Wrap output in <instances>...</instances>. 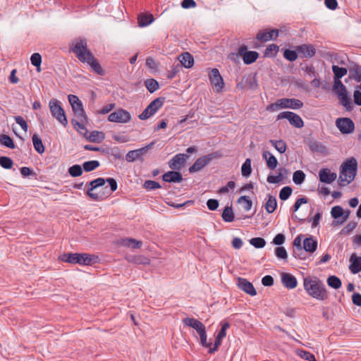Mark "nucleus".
Segmentation results:
<instances>
[{
	"instance_id": "nucleus-1",
	"label": "nucleus",
	"mask_w": 361,
	"mask_h": 361,
	"mask_svg": "<svg viewBox=\"0 0 361 361\" xmlns=\"http://www.w3.org/2000/svg\"><path fill=\"white\" fill-rule=\"evenodd\" d=\"M71 49L80 61L87 63L97 74L104 75L103 69L99 61L88 49L87 42L85 39H77L74 40L71 45Z\"/></svg>"
},
{
	"instance_id": "nucleus-2",
	"label": "nucleus",
	"mask_w": 361,
	"mask_h": 361,
	"mask_svg": "<svg viewBox=\"0 0 361 361\" xmlns=\"http://www.w3.org/2000/svg\"><path fill=\"white\" fill-rule=\"evenodd\" d=\"M303 286L306 293L318 300L328 298V292L324 284L317 278L306 276L303 279Z\"/></svg>"
},
{
	"instance_id": "nucleus-3",
	"label": "nucleus",
	"mask_w": 361,
	"mask_h": 361,
	"mask_svg": "<svg viewBox=\"0 0 361 361\" xmlns=\"http://www.w3.org/2000/svg\"><path fill=\"white\" fill-rule=\"evenodd\" d=\"M357 168V162L355 158H351L343 163L338 180L340 186H346L354 180Z\"/></svg>"
},
{
	"instance_id": "nucleus-4",
	"label": "nucleus",
	"mask_w": 361,
	"mask_h": 361,
	"mask_svg": "<svg viewBox=\"0 0 361 361\" xmlns=\"http://www.w3.org/2000/svg\"><path fill=\"white\" fill-rule=\"evenodd\" d=\"M107 182L110 186V190H109V195L111 194L112 192H114L117 189V182L114 178H109L107 179H104L103 178H98L97 179L93 180L90 183L89 189L87 191L88 196L95 200H99L101 199V197L99 196L98 194L93 192L92 191L94 189H97L99 187L104 186L105 183Z\"/></svg>"
},
{
	"instance_id": "nucleus-5",
	"label": "nucleus",
	"mask_w": 361,
	"mask_h": 361,
	"mask_svg": "<svg viewBox=\"0 0 361 361\" xmlns=\"http://www.w3.org/2000/svg\"><path fill=\"white\" fill-rule=\"evenodd\" d=\"M49 106L51 115L63 126H66L68 125V120L66 116L65 111L60 105V103L56 99H51L49 103Z\"/></svg>"
},
{
	"instance_id": "nucleus-6",
	"label": "nucleus",
	"mask_w": 361,
	"mask_h": 361,
	"mask_svg": "<svg viewBox=\"0 0 361 361\" xmlns=\"http://www.w3.org/2000/svg\"><path fill=\"white\" fill-rule=\"evenodd\" d=\"M68 101L72 106V109L75 113V116L78 120L80 121H87V117L85 115L82 102L79 98L73 94L68 95Z\"/></svg>"
},
{
	"instance_id": "nucleus-7",
	"label": "nucleus",
	"mask_w": 361,
	"mask_h": 361,
	"mask_svg": "<svg viewBox=\"0 0 361 361\" xmlns=\"http://www.w3.org/2000/svg\"><path fill=\"white\" fill-rule=\"evenodd\" d=\"M164 99L158 97L153 100L142 111L141 114L139 115V118L140 120H146L153 115H154L157 111L163 106Z\"/></svg>"
},
{
	"instance_id": "nucleus-8",
	"label": "nucleus",
	"mask_w": 361,
	"mask_h": 361,
	"mask_svg": "<svg viewBox=\"0 0 361 361\" xmlns=\"http://www.w3.org/2000/svg\"><path fill=\"white\" fill-rule=\"evenodd\" d=\"M130 120V114L127 110L121 108L112 112L108 116V121L114 123H127Z\"/></svg>"
},
{
	"instance_id": "nucleus-9",
	"label": "nucleus",
	"mask_w": 361,
	"mask_h": 361,
	"mask_svg": "<svg viewBox=\"0 0 361 361\" xmlns=\"http://www.w3.org/2000/svg\"><path fill=\"white\" fill-rule=\"evenodd\" d=\"M286 118L289 123L295 128H300L304 126V122L302 118L292 111H283L277 116V120Z\"/></svg>"
},
{
	"instance_id": "nucleus-10",
	"label": "nucleus",
	"mask_w": 361,
	"mask_h": 361,
	"mask_svg": "<svg viewBox=\"0 0 361 361\" xmlns=\"http://www.w3.org/2000/svg\"><path fill=\"white\" fill-rule=\"evenodd\" d=\"M209 78L212 85L214 87L216 92L219 93L223 91L224 82L217 68L211 70Z\"/></svg>"
},
{
	"instance_id": "nucleus-11",
	"label": "nucleus",
	"mask_w": 361,
	"mask_h": 361,
	"mask_svg": "<svg viewBox=\"0 0 361 361\" xmlns=\"http://www.w3.org/2000/svg\"><path fill=\"white\" fill-rule=\"evenodd\" d=\"M238 55L243 58V61L245 64H251L257 61L259 54L255 51H247L245 45L241 46L238 50Z\"/></svg>"
},
{
	"instance_id": "nucleus-12",
	"label": "nucleus",
	"mask_w": 361,
	"mask_h": 361,
	"mask_svg": "<svg viewBox=\"0 0 361 361\" xmlns=\"http://www.w3.org/2000/svg\"><path fill=\"white\" fill-rule=\"evenodd\" d=\"M336 127L343 134L352 133L355 129L353 121L349 118H340L336 121Z\"/></svg>"
},
{
	"instance_id": "nucleus-13",
	"label": "nucleus",
	"mask_w": 361,
	"mask_h": 361,
	"mask_svg": "<svg viewBox=\"0 0 361 361\" xmlns=\"http://www.w3.org/2000/svg\"><path fill=\"white\" fill-rule=\"evenodd\" d=\"M213 157L212 154H207L198 158L189 168L190 173H195L200 171L213 159Z\"/></svg>"
},
{
	"instance_id": "nucleus-14",
	"label": "nucleus",
	"mask_w": 361,
	"mask_h": 361,
	"mask_svg": "<svg viewBox=\"0 0 361 361\" xmlns=\"http://www.w3.org/2000/svg\"><path fill=\"white\" fill-rule=\"evenodd\" d=\"M188 156L185 154H178L175 155L169 161V166L170 169L173 170H178L184 165Z\"/></svg>"
},
{
	"instance_id": "nucleus-15",
	"label": "nucleus",
	"mask_w": 361,
	"mask_h": 361,
	"mask_svg": "<svg viewBox=\"0 0 361 361\" xmlns=\"http://www.w3.org/2000/svg\"><path fill=\"white\" fill-rule=\"evenodd\" d=\"M238 287L251 296L257 295V291L252 283L243 278H238Z\"/></svg>"
},
{
	"instance_id": "nucleus-16",
	"label": "nucleus",
	"mask_w": 361,
	"mask_h": 361,
	"mask_svg": "<svg viewBox=\"0 0 361 361\" xmlns=\"http://www.w3.org/2000/svg\"><path fill=\"white\" fill-rule=\"evenodd\" d=\"M153 145L154 143L152 142L145 147L128 152L126 156V161L128 162H133L135 161L139 157L142 156L147 151V149L151 148Z\"/></svg>"
},
{
	"instance_id": "nucleus-17",
	"label": "nucleus",
	"mask_w": 361,
	"mask_h": 361,
	"mask_svg": "<svg viewBox=\"0 0 361 361\" xmlns=\"http://www.w3.org/2000/svg\"><path fill=\"white\" fill-rule=\"evenodd\" d=\"M282 109H298L303 106V103L298 99L282 98L280 99Z\"/></svg>"
},
{
	"instance_id": "nucleus-18",
	"label": "nucleus",
	"mask_w": 361,
	"mask_h": 361,
	"mask_svg": "<svg viewBox=\"0 0 361 361\" xmlns=\"http://www.w3.org/2000/svg\"><path fill=\"white\" fill-rule=\"evenodd\" d=\"M282 284L288 289H293L298 286L296 278L289 273L283 272L281 274Z\"/></svg>"
},
{
	"instance_id": "nucleus-19",
	"label": "nucleus",
	"mask_w": 361,
	"mask_h": 361,
	"mask_svg": "<svg viewBox=\"0 0 361 361\" xmlns=\"http://www.w3.org/2000/svg\"><path fill=\"white\" fill-rule=\"evenodd\" d=\"M319 177L321 182L330 184L336 179L337 175L329 169H322L319 172Z\"/></svg>"
},
{
	"instance_id": "nucleus-20",
	"label": "nucleus",
	"mask_w": 361,
	"mask_h": 361,
	"mask_svg": "<svg viewBox=\"0 0 361 361\" xmlns=\"http://www.w3.org/2000/svg\"><path fill=\"white\" fill-rule=\"evenodd\" d=\"M279 36V30L273 29L269 31H260L257 34L256 38L261 42H267L271 39H275Z\"/></svg>"
},
{
	"instance_id": "nucleus-21",
	"label": "nucleus",
	"mask_w": 361,
	"mask_h": 361,
	"mask_svg": "<svg viewBox=\"0 0 361 361\" xmlns=\"http://www.w3.org/2000/svg\"><path fill=\"white\" fill-rule=\"evenodd\" d=\"M183 322L185 326L195 329L197 334L206 329L203 323L194 318L186 317L183 319Z\"/></svg>"
},
{
	"instance_id": "nucleus-22",
	"label": "nucleus",
	"mask_w": 361,
	"mask_h": 361,
	"mask_svg": "<svg viewBox=\"0 0 361 361\" xmlns=\"http://www.w3.org/2000/svg\"><path fill=\"white\" fill-rule=\"evenodd\" d=\"M331 214L335 219H341V223L346 221L350 215V212H345L341 206H335L331 208Z\"/></svg>"
},
{
	"instance_id": "nucleus-23",
	"label": "nucleus",
	"mask_w": 361,
	"mask_h": 361,
	"mask_svg": "<svg viewBox=\"0 0 361 361\" xmlns=\"http://www.w3.org/2000/svg\"><path fill=\"white\" fill-rule=\"evenodd\" d=\"M118 243L121 246L131 247L133 249H139L142 245V241L131 238H121L120 239Z\"/></svg>"
},
{
	"instance_id": "nucleus-24",
	"label": "nucleus",
	"mask_w": 361,
	"mask_h": 361,
	"mask_svg": "<svg viewBox=\"0 0 361 361\" xmlns=\"http://www.w3.org/2000/svg\"><path fill=\"white\" fill-rule=\"evenodd\" d=\"M162 179L168 183H179L183 180L181 173L178 171H171L162 176Z\"/></svg>"
},
{
	"instance_id": "nucleus-25",
	"label": "nucleus",
	"mask_w": 361,
	"mask_h": 361,
	"mask_svg": "<svg viewBox=\"0 0 361 361\" xmlns=\"http://www.w3.org/2000/svg\"><path fill=\"white\" fill-rule=\"evenodd\" d=\"M180 66L185 68H190L194 65L193 56L189 52H184L178 56Z\"/></svg>"
},
{
	"instance_id": "nucleus-26",
	"label": "nucleus",
	"mask_w": 361,
	"mask_h": 361,
	"mask_svg": "<svg viewBox=\"0 0 361 361\" xmlns=\"http://www.w3.org/2000/svg\"><path fill=\"white\" fill-rule=\"evenodd\" d=\"M126 259L128 262L137 265H147L150 263V259L144 255H129Z\"/></svg>"
},
{
	"instance_id": "nucleus-27",
	"label": "nucleus",
	"mask_w": 361,
	"mask_h": 361,
	"mask_svg": "<svg viewBox=\"0 0 361 361\" xmlns=\"http://www.w3.org/2000/svg\"><path fill=\"white\" fill-rule=\"evenodd\" d=\"M97 257L87 253L78 254V264L81 265H90L97 262Z\"/></svg>"
},
{
	"instance_id": "nucleus-28",
	"label": "nucleus",
	"mask_w": 361,
	"mask_h": 361,
	"mask_svg": "<svg viewBox=\"0 0 361 361\" xmlns=\"http://www.w3.org/2000/svg\"><path fill=\"white\" fill-rule=\"evenodd\" d=\"M338 98V100L343 106H345L348 110L351 109V99L348 95L347 90L343 92H336L335 93Z\"/></svg>"
},
{
	"instance_id": "nucleus-29",
	"label": "nucleus",
	"mask_w": 361,
	"mask_h": 361,
	"mask_svg": "<svg viewBox=\"0 0 361 361\" xmlns=\"http://www.w3.org/2000/svg\"><path fill=\"white\" fill-rule=\"evenodd\" d=\"M351 264L349 266L350 271L355 274L361 271V257H357L353 254L350 259Z\"/></svg>"
},
{
	"instance_id": "nucleus-30",
	"label": "nucleus",
	"mask_w": 361,
	"mask_h": 361,
	"mask_svg": "<svg viewBox=\"0 0 361 361\" xmlns=\"http://www.w3.org/2000/svg\"><path fill=\"white\" fill-rule=\"evenodd\" d=\"M263 158L266 160L267 165L269 169H274L278 165V161L276 158L271 154L269 152L265 151L262 154Z\"/></svg>"
},
{
	"instance_id": "nucleus-31",
	"label": "nucleus",
	"mask_w": 361,
	"mask_h": 361,
	"mask_svg": "<svg viewBox=\"0 0 361 361\" xmlns=\"http://www.w3.org/2000/svg\"><path fill=\"white\" fill-rule=\"evenodd\" d=\"M298 51L305 57H312L315 54V49L312 45L302 44L298 47Z\"/></svg>"
},
{
	"instance_id": "nucleus-32",
	"label": "nucleus",
	"mask_w": 361,
	"mask_h": 361,
	"mask_svg": "<svg viewBox=\"0 0 361 361\" xmlns=\"http://www.w3.org/2000/svg\"><path fill=\"white\" fill-rule=\"evenodd\" d=\"M317 247V242L312 238H307L303 240V250L305 252H313Z\"/></svg>"
},
{
	"instance_id": "nucleus-33",
	"label": "nucleus",
	"mask_w": 361,
	"mask_h": 361,
	"mask_svg": "<svg viewBox=\"0 0 361 361\" xmlns=\"http://www.w3.org/2000/svg\"><path fill=\"white\" fill-rule=\"evenodd\" d=\"M138 24L140 27H145L152 23L154 20L153 15L140 13L137 17Z\"/></svg>"
},
{
	"instance_id": "nucleus-34",
	"label": "nucleus",
	"mask_w": 361,
	"mask_h": 361,
	"mask_svg": "<svg viewBox=\"0 0 361 361\" xmlns=\"http://www.w3.org/2000/svg\"><path fill=\"white\" fill-rule=\"evenodd\" d=\"M32 143L35 149L36 152H37L39 154H42L44 152L45 148L42 143V140L39 138L38 135L37 133H35L32 135Z\"/></svg>"
},
{
	"instance_id": "nucleus-35",
	"label": "nucleus",
	"mask_w": 361,
	"mask_h": 361,
	"mask_svg": "<svg viewBox=\"0 0 361 361\" xmlns=\"http://www.w3.org/2000/svg\"><path fill=\"white\" fill-rule=\"evenodd\" d=\"M269 142L281 154H283L286 151L287 146H286V142L283 140H270Z\"/></svg>"
},
{
	"instance_id": "nucleus-36",
	"label": "nucleus",
	"mask_w": 361,
	"mask_h": 361,
	"mask_svg": "<svg viewBox=\"0 0 361 361\" xmlns=\"http://www.w3.org/2000/svg\"><path fill=\"white\" fill-rule=\"evenodd\" d=\"M145 86L150 93H153L159 89V82L153 79H147L145 81Z\"/></svg>"
},
{
	"instance_id": "nucleus-37",
	"label": "nucleus",
	"mask_w": 361,
	"mask_h": 361,
	"mask_svg": "<svg viewBox=\"0 0 361 361\" xmlns=\"http://www.w3.org/2000/svg\"><path fill=\"white\" fill-rule=\"evenodd\" d=\"M277 206L276 199L269 195L267 202L265 204V209L268 213H272L274 212Z\"/></svg>"
},
{
	"instance_id": "nucleus-38",
	"label": "nucleus",
	"mask_w": 361,
	"mask_h": 361,
	"mask_svg": "<svg viewBox=\"0 0 361 361\" xmlns=\"http://www.w3.org/2000/svg\"><path fill=\"white\" fill-rule=\"evenodd\" d=\"M0 143L10 149H14L15 148V144L13 140V139L7 135H1L0 137Z\"/></svg>"
},
{
	"instance_id": "nucleus-39",
	"label": "nucleus",
	"mask_w": 361,
	"mask_h": 361,
	"mask_svg": "<svg viewBox=\"0 0 361 361\" xmlns=\"http://www.w3.org/2000/svg\"><path fill=\"white\" fill-rule=\"evenodd\" d=\"M241 173L244 177H248L252 173L251 159H247L241 167Z\"/></svg>"
},
{
	"instance_id": "nucleus-40",
	"label": "nucleus",
	"mask_w": 361,
	"mask_h": 361,
	"mask_svg": "<svg viewBox=\"0 0 361 361\" xmlns=\"http://www.w3.org/2000/svg\"><path fill=\"white\" fill-rule=\"evenodd\" d=\"M327 284L329 286L334 288V289H338L341 286V279L336 276H330L328 279H327Z\"/></svg>"
},
{
	"instance_id": "nucleus-41",
	"label": "nucleus",
	"mask_w": 361,
	"mask_h": 361,
	"mask_svg": "<svg viewBox=\"0 0 361 361\" xmlns=\"http://www.w3.org/2000/svg\"><path fill=\"white\" fill-rule=\"evenodd\" d=\"M332 71L334 74V78L341 79L342 77L347 74V69L345 68L339 67L338 66L334 65L332 66Z\"/></svg>"
},
{
	"instance_id": "nucleus-42",
	"label": "nucleus",
	"mask_w": 361,
	"mask_h": 361,
	"mask_svg": "<svg viewBox=\"0 0 361 361\" xmlns=\"http://www.w3.org/2000/svg\"><path fill=\"white\" fill-rule=\"evenodd\" d=\"M293 250H294V252L297 254V252H303V245L302 246V236H297L293 243Z\"/></svg>"
},
{
	"instance_id": "nucleus-43",
	"label": "nucleus",
	"mask_w": 361,
	"mask_h": 361,
	"mask_svg": "<svg viewBox=\"0 0 361 361\" xmlns=\"http://www.w3.org/2000/svg\"><path fill=\"white\" fill-rule=\"evenodd\" d=\"M279 49V46H277L276 44H269L265 50L264 55H265V56H267V57L275 56L276 55V54L278 53Z\"/></svg>"
},
{
	"instance_id": "nucleus-44",
	"label": "nucleus",
	"mask_w": 361,
	"mask_h": 361,
	"mask_svg": "<svg viewBox=\"0 0 361 361\" xmlns=\"http://www.w3.org/2000/svg\"><path fill=\"white\" fill-rule=\"evenodd\" d=\"M222 218L226 222H231L234 219L233 212L231 207H226L223 213Z\"/></svg>"
},
{
	"instance_id": "nucleus-45",
	"label": "nucleus",
	"mask_w": 361,
	"mask_h": 361,
	"mask_svg": "<svg viewBox=\"0 0 361 361\" xmlns=\"http://www.w3.org/2000/svg\"><path fill=\"white\" fill-rule=\"evenodd\" d=\"M274 253L278 259L286 260L288 259V253L284 247L279 246L275 248Z\"/></svg>"
},
{
	"instance_id": "nucleus-46",
	"label": "nucleus",
	"mask_w": 361,
	"mask_h": 361,
	"mask_svg": "<svg viewBox=\"0 0 361 361\" xmlns=\"http://www.w3.org/2000/svg\"><path fill=\"white\" fill-rule=\"evenodd\" d=\"M99 166V162L97 160L85 161L82 165L83 169L87 172L92 171L94 170Z\"/></svg>"
},
{
	"instance_id": "nucleus-47",
	"label": "nucleus",
	"mask_w": 361,
	"mask_h": 361,
	"mask_svg": "<svg viewBox=\"0 0 361 361\" xmlns=\"http://www.w3.org/2000/svg\"><path fill=\"white\" fill-rule=\"evenodd\" d=\"M305 178V174L302 171L298 170L294 172L293 176V180L297 185H300Z\"/></svg>"
},
{
	"instance_id": "nucleus-48",
	"label": "nucleus",
	"mask_w": 361,
	"mask_h": 361,
	"mask_svg": "<svg viewBox=\"0 0 361 361\" xmlns=\"http://www.w3.org/2000/svg\"><path fill=\"white\" fill-rule=\"evenodd\" d=\"M238 202L246 211H249L252 207V202L247 196H241Z\"/></svg>"
},
{
	"instance_id": "nucleus-49",
	"label": "nucleus",
	"mask_w": 361,
	"mask_h": 361,
	"mask_svg": "<svg viewBox=\"0 0 361 361\" xmlns=\"http://www.w3.org/2000/svg\"><path fill=\"white\" fill-rule=\"evenodd\" d=\"M68 173L72 177H78L82 175V169L80 165L75 164L68 169Z\"/></svg>"
},
{
	"instance_id": "nucleus-50",
	"label": "nucleus",
	"mask_w": 361,
	"mask_h": 361,
	"mask_svg": "<svg viewBox=\"0 0 361 361\" xmlns=\"http://www.w3.org/2000/svg\"><path fill=\"white\" fill-rule=\"evenodd\" d=\"M250 243L256 248H262L266 245V241L264 238L256 237L250 240Z\"/></svg>"
},
{
	"instance_id": "nucleus-51",
	"label": "nucleus",
	"mask_w": 361,
	"mask_h": 361,
	"mask_svg": "<svg viewBox=\"0 0 361 361\" xmlns=\"http://www.w3.org/2000/svg\"><path fill=\"white\" fill-rule=\"evenodd\" d=\"M62 259L64 262L72 263V264H78V253H68L65 254L63 256Z\"/></svg>"
},
{
	"instance_id": "nucleus-52",
	"label": "nucleus",
	"mask_w": 361,
	"mask_h": 361,
	"mask_svg": "<svg viewBox=\"0 0 361 361\" xmlns=\"http://www.w3.org/2000/svg\"><path fill=\"white\" fill-rule=\"evenodd\" d=\"M297 354L302 359L308 360V361H317L314 355L308 352L303 350H298L297 351Z\"/></svg>"
},
{
	"instance_id": "nucleus-53",
	"label": "nucleus",
	"mask_w": 361,
	"mask_h": 361,
	"mask_svg": "<svg viewBox=\"0 0 361 361\" xmlns=\"http://www.w3.org/2000/svg\"><path fill=\"white\" fill-rule=\"evenodd\" d=\"M292 188L289 186L283 187L279 192V198L281 200H287L292 193Z\"/></svg>"
},
{
	"instance_id": "nucleus-54",
	"label": "nucleus",
	"mask_w": 361,
	"mask_h": 361,
	"mask_svg": "<svg viewBox=\"0 0 361 361\" xmlns=\"http://www.w3.org/2000/svg\"><path fill=\"white\" fill-rule=\"evenodd\" d=\"M286 171V170L285 169H280V171ZM283 178V174L281 172H279V175L277 176H269L267 177V181L269 183H278L279 182H281Z\"/></svg>"
},
{
	"instance_id": "nucleus-55",
	"label": "nucleus",
	"mask_w": 361,
	"mask_h": 361,
	"mask_svg": "<svg viewBox=\"0 0 361 361\" xmlns=\"http://www.w3.org/2000/svg\"><path fill=\"white\" fill-rule=\"evenodd\" d=\"M350 72L353 73V78L357 82L361 81V66L358 65L354 66L353 68L350 70Z\"/></svg>"
},
{
	"instance_id": "nucleus-56",
	"label": "nucleus",
	"mask_w": 361,
	"mask_h": 361,
	"mask_svg": "<svg viewBox=\"0 0 361 361\" xmlns=\"http://www.w3.org/2000/svg\"><path fill=\"white\" fill-rule=\"evenodd\" d=\"M13 161L11 158L7 157H0V165L6 169H9L13 166Z\"/></svg>"
},
{
	"instance_id": "nucleus-57",
	"label": "nucleus",
	"mask_w": 361,
	"mask_h": 361,
	"mask_svg": "<svg viewBox=\"0 0 361 361\" xmlns=\"http://www.w3.org/2000/svg\"><path fill=\"white\" fill-rule=\"evenodd\" d=\"M283 56L289 61H294L297 59L298 54L295 51L286 49L283 54Z\"/></svg>"
},
{
	"instance_id": "nucleus-58",
	"label": "nucleus",
	"mask_w": 361,
	"mask_h": 361,
	"mask_svg": "<svg viewBox=\"0 0 361 361\" xmlns=\"http://www.w3.org/2000/svg\"><path fill=\"white\" fill-rule=\"evenodd\" d=\"M31 63L38 68L39 71V66L42 63V56L38 53H34L30 57Z\"/></svg>"
},
{
	"instance_id": "nucleus-59",
	"label": "nucleus",
	"mask_w": 361,
	"mask_h": 361,
	"mask_svg": "<svg viewBox=\"0 0 361 361\" xmlns=\"http://www.w3.org/2000/svg\"><path fill=\"white\" fill-rule=\"evenodd\" d=\"M333 90L336 93V92L345 91L346 88L339 78H334Z\"/></svg>"
},
{
	"instance_id": "nucleus-60",
	"label": "nucleus",
	"mask_w": 361,
	"mask_h": 361,
	"mask_svg": "<svg viewBox=\"0 0 361 361\" xmlns=\"http://www.w3.org/2000/svg\"><path fill=\"white\" fill-rule=\"evenodd\" d=\"M144 187L147 190H152L161 188L159 183L154 180H146L144 183Z\"/></svg>"
},
{
	"instance_id": "nucleus-61",
	"label": "nucleus",
	"mask_w": 361,
	"mask_h": 361,
	"mask_svg": "<svg viewBox=\"0 0 361 361\" xmlns=\"http://www.w3.org/2000/svg\"><path fill=\"white\" fill-rule=\"evenodd\" d=\"M198 334L200 336V343L202 345V346H204L205 348H210V346L212 345V343H208L207 341V333H206V329L202 331V332H200Z\"/></svg>"
},
{
	"instance_id": "nucleus-62",
	"label": "nucleus",
	"mask_w": 361,
	"mask_h": 361,
	"mask_svg": "<svg viewBox=\"0 0 361 361\" xmlns=\"http://www.w3.org/2000/svg\"><path fill=\"white\" fill-rule=\"evenodd\" d=\"M14 120L21 127V128L25 132L27 131L28 126L27 124V122L24 120V118L22 116H15Z\"/></svg>"
},
{
	"instance_id": "nucleus-63",
	"label": "nucleus",
	"mask_w": 361,
	"mask_h": 361,
	"mask_svg": "<svg viewBox=\"0 0 361 361\" xmlns=\"http://www.w3.org/2000/svg\"><path fill=\"white\" fill-rule=\"evenodd\" d=\"M181 66L179 64L174 65L171 67V70L168 72L167 78L171 79L180 71Z\"/></svg>"
},
{
	"instance_id": "nucleus-64",
	"label": "nucleus",
	"mask_w": 361,
	"mask_h": 361,
	"mask_svg": "<svg viewBox=\"0 0 361 361\" xmlns=\"http://www.w3.org/2000/svg\"><path fill=\"white\" fill-rule=\"evenodd\" d=\"M279 109H282L280 99H277L276 102L268 105L267 107V110L269 111H276Z\"/></svg>"
}]
</instances>
